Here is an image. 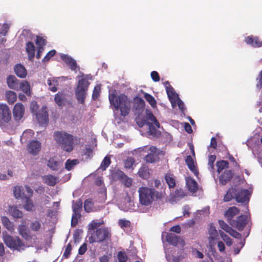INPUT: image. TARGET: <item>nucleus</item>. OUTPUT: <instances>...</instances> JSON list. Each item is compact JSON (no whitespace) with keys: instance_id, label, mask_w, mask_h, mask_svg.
Masks as SVG:
<instances>
[{"instance_id":"nucleus-9","label":"nucleus","mask_w":262,"mask_h":262,"mask_svg":"<svg viewBox=\"0 0 262 262\" xmlns=\"http://www.w3.org/2000/svg\"><path fill=\"white\" fill-rule=\"evenodd\" d=\"M89 84L88 79L85 78H83L78 81L77 86L75 90V94L77 99L81 103H83L84 102Z\"/></svg>"},{"instance_id":"nucleus-16","label":"nucleus","mask_w":262,"mask_h":262,"mask_svg":"<svg viewBox=\"0 0 262 262\" xmlns=\"http://www.w3.org/2000/svg\"><path fill=\"white\" fill-rule=\"evenodd\" d=\"M208 233L209 235V244L211 248H212L215 245V241L218 237L219 233L216 230L215 227L212 224L209 225Z\"/></svg>"},{"instance_id":"nucleus-15","label":"nucleus","mask_w":262,"mask_h":262,"mask_svg":"<svg viewBox=\"0 0 262 262\" xmlns=\"http://www.w3.org/2000/svg\"><path fill=\"white\" fill-rule=\"evenodd\" d=\"M147 152L148 154L145 157V160L147 162L154 163L158 160L160 150L156 147L150 146L148 148Z\"/></svg>"},{"instance_id":"nucleus-43","label":"nucleus","mask_w":262,"mask_h":262,"mask_svg":"<svg viewBox=\"0 0 262 262\" xmlns=\"http://www.w3.org/2000/svg\"><path fill=\"white\" fill-rule=\"evenodd\" d=\"M64 95L62 93H57L55 96V101L59 106L62 105L64 102Z\"/></svg>"},{"instance_id":"nucleus-58","label":"nucleus","mask_w":262,"mask_h":262,"mask_svg":"<svg viewBox=\"0 0 262 262\" xmlns=\"http://www.w3.org/2000/svg\"><path fill=\"white\" fill-rule=\"evenodd\" d=\"M256 87L257 88L262 89V71L259 73L258 77L257 78ZM261 103L262 104V99ZM260 112H262V108L259 110Z\"/></svg>"},{"instance_id":"nucleus-36","label":"nucleus","mask_w":262,"mask_h":262,"mask_svg":"<svg viewBox=\"0 0 262 262\" xmlns=\"http://www.w3.org/2000/svg\"><path fill=\"white\" fill-rule=\"evenodd\" d=\"M20 90L27 95H30V86L29 83L26 81H23L18 85V90Z\"/></svg>"},{"instance_id":"nucleus-25","label":"nucleus","mask_w":262,"mask_h":262,"mask_svg":"<svg viewBox=\"0 0 262 262\" xmlns=\"http://www.w3.org/2000/svg\"><path fill=\"white\" fill-rule=\"evenodd\" d=\"M186 184L188 190L191 193H194L198 188L196 182L189 177L186 178Z\"/></svg>"},{"instance_id":"nucleus-52","label":"nucleus","mask_w":262,"mask_h":262,"mask_svg":"<svg viewBox=\"0 0 262 262\" xmlns=\"http://www.w3.org/2000/svg\"><path fill=\"white\" fill-rule=\"evenodd\" d=\"M10 27V24H4L0 29V34L5 36L8 32Z\"/></svg>"},{"instance_id":"nucleus-63","label":"nucleus","mask_w":262,"mask_h":262,"mask_svg":"<svg viewBox=\"0 0 262 262\" xmlns=\"http://www.w3.org/2000/svg\"><path fill=\"white\" fill-rule=\"evenodd\" d=\"M262 47V40H260L257 36H254L253 47L259 48Z\"/></svg>"},{"instance_id":"nucleus-56","label":"nucleus","mask_w":262,"mask_h":262,"mask_svg":"<svg viewBox=\"0 0 262 262\" xmlns=\"http://www.w3.org/2000/svg\"><path fill=\"white\" fill-rule=\"evenodd\" d=\"M80 217V213H73L72 217L71 220V225L72 226H75L77 225L78 223V219Z\"/></svg>"},{"instance_id":"nucleus-22","label":"nucleus","mask_w":262,"mask_h":262,"mask_svg":"<svg viewBox=\"0 0 262 262\" xmlns=\"http://www.w3.org/2000/svg\"><path fill=\"white\" fill-rule=\"evenodd\" d=\"M6 212L8 214L15 219L21 218L23 215L22 211L19 210L16 205H9Z\"/></svg>"},{"instance_id":"nucleus-28","label":"nucleus","mask_w":262,"mask_h":262,"mask_svg":"<svg viewBox=\"0 0 262 262\" xmlns=\"http://www.w3.org/2000/svg\"><path fill=\"white\" fill-rule=\"evenodd\" d=\"M7 83L9 88L16 91L18 90V81L14 76H9L7 78Z\"/></svg>"},{"instance_id":"nucleus-49","label":"nucleus","mask_w":262,"mask_h":262,"mask_svg":"<svg viewBox=\"0 0 262 262\" xmlns=\"http://www.w3.org/2000/svg\"><path fill=\"white\" fill-rule=\"evenodd\" d=\"M110 163L111 160L110 157L106 156L101 163L100 168L102 170H104L110 165Z\"/></svg>"},{"instance_id":"nucleus-3","label":"nucleus","mask_w":262,"mask_h":262,"mask_svg":"<svg viewBox=\"0 0 262 262\" xmlns=\"http://www.w3.org/2000/svg\"><path fill=\"white\" fill-rule=\"evenodd\" d=\"M139 202L141 206H139L137 210L140 212H145L147 208L145 207H150L152 202L158 198V192L154 188L147 187H141L138 190Z\"/></svg>"},{"instance_id":"nucleus-55","label":"nucleus","mask_w":262,"mask_h":262,"mask_svg":"<svg viewBox=\"0 0 262 262\" xmlns=\"http://www.w3.org/2000/svg\"><path fill=\"white\" fill-rule=\"evenodd\" d=\"M41 225L40 223L38 221H34L32 222L30 224V228L32 230L37 231L40 228Z\"/></svg>"},{"instance_id":"nucleus-60","label":"nucleus","mask_w":262,"mask_h":262,"mask_svg":"<svg viewBox=\"0 0 262 262\" xmlns=\"http://www.w3.org/2000/svg\"><path fill=\"white\" fill-rule=\"evenodd\" d=\"M245 245L244 240H241L239 243L238 245L234 248V252L235 254H237L239 253L241 249Z\"/></svg>"},{"instance_id":"nucleus-24","label":"nucleus","mask_w":262,"mask_h":262,"mask_svg":"<svg viewBox=\"0 0 262 262\" xmlns=\"http://www.w3.org/2000/svg\"><path fill=\"white\" fill-rule=\"evenodd\" d=\"M239 213V210L236 207H231L228 209L225 213V216L230 224V221H233V218Z\"/></svg>"},{"instance_id":"nucleus-20","label":"nucleus","mask_w":262,"mask_h":262,"mask_svg":"<svg viewBox=\"0 0 262 262\" xmlns=\"http://www.w3.org/2000/svg\"><path fill=\"white\" fill-rule=\"evenodd\" d=\"M63 161L57 157L51 158L48 162V166L53 170H58L62 166Z\"/></svg>"},{"instance_id":"nucleus-1","label":"nucleus","mask_w":262,"mask_h":262,"mask_svg":"<svg viewBox=\"0 0 262 262\" xmlns=\"http://www.w3.org/2000/svg\"><path fill=\"white\" fill-rule=\"evenodd\" d=\"M145 106V102L142 98L136 97L134 99V107L138 116L136 121L139 127H143L145 124L147 125L148 128V135L152 137H158L160 135L161 132L159 130L160 123L154 116L152 113L149 110L145 112V116H142L141 114L143 112Z\"/></svg>"},{"instance_id":"nucleus-57","label":"nucleus","mask_w":262,"mask_h":262,"mask_svg":"<svg viewBox=\"0 0 262 262\" xmlns=\"http://www.w3.org/2000/svg\"><path fill=\"white\" fill-rule=\"evenodd\" d=\"M100 86L99 85H96L93 91L92 98L93 99H97L99 96V93L100 92Z\"/></svg>"},{"instance_id":"nucleus-33","label":"nucleus","mask_w":262,"mask_h":262,"mask_svg":"<svg viewBox=\"0 0 262 262\" xmlns=\"http://www.w3.org/2000/svg\"><path fill=\"white\" fill-rule=\"evenodd\" d=\"M14 71L17 76L22 78H25L27 74L25 68L20 64H18L15 66Z\"/></svg>"},{"instance_id":"nucleus-14","label":"nucleus","mask_w":262,"mask_h":262,"mask_svg":"<svg viewBox=\"0 0 262 262\" xmlns=\"http://www.w3.org/2000/svg\"><path fill=\"white\" fill-rule=\"evenodd\" d=\"M249 220L248 215H242L239 216L236 220L230 221V225L238 230H241L245 227Z\"/></svg>"},{"instance_id":"nucleus-50","label":"nucleus","mask_w":262,"mask_h":262,"mask_svg":"<svg viewBox=\"0 0 262 262\" xmlns=\"http://www.w3.org/2000/svg\"><path fill=\"white\" fill-rule=\"evenodd\" d=\"M81 207L82 202L80 201L73 203L72 206L73 213H80V210Z\"/></svg>"},{"instance_id":"nucleus-51","label":"nucleus","mask_w":262,"mask_h":262,"mask_svg":"<svg viewBox=\"0 0 262 262\" xmlns=\"http://www.w3.org/2000/svg\"><path fill=\"white\" fill-rule=\"evenodd\" d=\"M121 182L123 185L127 187H129L132 184V179L128 178L126 175H124L122 178Z\"/></svg>"},{"instance_id":"nucleus-12","label":"nucleus","mask_w":262,"mask_h":262,"mask_svg":"<svg viewBox=\"0 0 262 262\" xmlns=\"http://www.w3.org/2000/svg\"><path fill=\"white\" fill-rule=\"evenodd\" d=\"M252 193L251 190L235 189V199L238 202H248Z\"/></svg>"},{"instance_id":"nucleus-27","label":"nucleus","mask_w":262,"mask_h":262,"mask_svg":"<svg viewBox=\"0 0 262 262\" xmlns=\"http://www.w3.org/2000/svg\"><path fill=\"white\" fill-rule=\"evenodd\" d=\"M23 207L27 211H33L35 209V205L33 201L29 196L25 197Z\"/></svg>"},{"instance_id":"nucleus-29","label":"nucleus","mask_w":262,"mask_h":262,"mask_svg":"<svg viewBox=\"0 0 262 262\" xmlns=\"http://www.w3.org/2000/svg\"><path fill=\"white\" fill-rule=\"evenodd\" d=\"M186 163L188 165L189 169L194 173L196 176L198 174V171L195 166V163L194 162L193 158L191 156H187L185 159Z\"/></svg>"},{"instance_id":"nucleus-6","label":"nucleus","mask_w":262,"mask_h":262,"mask_svg":"<svg viewBox=\"0 0 262 262\" xmlns=\"http://www.w3.org/2000/svg\"><path fill=\"white\" fill-rule=\"evenodd\" d=\"M3 235L4 243L11 249L21 251L26 248L25 244L18 236H12L6 233H3Z\"/></svg>"},{"instance_id":"nucleus-35","label":"nucleus","mask_w":262,"mask_h":262,"mask_svg":"<svg viewBox=\"0 0 262 262\" xmlns=\"http://www.w3.org/2000/svg\"><path fill=\"white\" fill-rule=\"evenodd\" d=\"M26 50L28 55L29 59L30 60H32L35 55V47L33 43L31 42H27L26 44Z\"/></svg>"},{"instance_id":"nucleus-41","label":"nucleus","mask_w":262,"mask_h":262,"mask_svg":"<svg viewBox=\"0 0 262 262\" xmlns=\"http://www.w3.org/2000/svg\"><path fill=\"white\" fill-rule=\"evenodd\" d=\"M144 97L146 100L149 103L151 106L153 108H155L157 106V101L154 97L151 95L143 92Z\"/></svg>"},{"instance_id":"nucleus-21","label":"nucleus","mask_w":262,"mask_h":262,"mask_svg":"<svg viewBox=\"0 0 262 262\" xmlns=\"http://www.w3.org/2000/svg\"><path fill=\"white\" fill-rule=\"evenodd\" d=\"M18 231L19 234L26 241H30L32 237L27 232L26 222L25 220H22L21 224L18 226Z\"/></svg>"},{"instance_id":"nucleus-38","label":"nucleus","mask_w":262,"mask_h":262,"mask_svg":"<svg viewBox=\"0 0 262 262\" xmlns=\"http://www.w3.org/2000/svg\"><path fill=\"white\" fill-rule=\"evenodd\" d=\"M138 172L139 176L144 179H148L151 174L150 170L147 166H142L139 169Z\"/></svg>"},{"instance_id":"nucleus-18","label":"nucleus","mask_w":262,"mask_h":262,"mask_svg":"<svg viewBox=\"0 0 262 262\" xmlns=\"http://www.w3.org/2000/svg\"><path fill=\"white\" fill-rule=\"evenodd\" d=\"M219 224L220 227L225 231L226 232L230 234L233 237L236 238H240L241 237V235L238 233L237 231L233 229L231 227H230L228 225H227L225 222L223 221L220 220L219 221Z\"/></svg>"},{"instance_id":"nucleus-23","label":"nucleus","mask_w":262,"mask_h":262,"mask_svg":"<svg viewBox=\"0 0 262 262\" xmlns=\"http://www.w3.org/2000/svg\"><path fill=\"white\" fill-rule=\"evenodd\" d=\"M40 147L41 144L39 142L33 140L28 144V150L29 152L32 154L37 155L39 151Z\"/></svg>"},{"instance_id":"nucleus-64","label":"nucleus","mask_w":262,"mask_h":262,"mask_svg":"<svg viewBox=\"0 0 262 262\" xmlns=\"http://www.w3.org/2000/svg\"><path fill=\"white\" fill-rule=\"evenodd\" d=\"M216 157L214 155H211L209 157L208 160V165H209V168L211 170L213 169V163L214 162L215 160Z\"/></svg>"},{"instance_id":"nucleus-7","label":"nucleus","mask_w":262,"mask_h":262,"mask_svg":"<svg viewBox=\"0 0 262 262\" xmlns=\"http://www.w3.org/2000/svg\"><path fill=\"white\" fill-rule=\"evenodd\" d=\"M166 88V93L171 102L172 107L178 105L179 108L182 112L185 110L183 102L179 98L178 95L176 93L173 89L169 85L168 82H164Z\"/></svg>"},{"instance_id":"nucleus-40","label":"nucleus","mask_w":262,"mask_h":262,"mask_svg":"<svg viewBox=\"0 0 262 262\" xmlns=\"http://www.w3.org/2000/svg\"><path fill=\"white\" fill-rule=\"evenodd\" d=\"M165 179L169 188H173L176 185V180L174 176L171 173H167Z\"/></svg>"},{"instance_id":"nucleus-42","label":"nucleus","mask_w":262,"mask_h":262,"mask_svg":"<svg viewBox=\"0 0 262 262\" xmlns=\"http://www.w3.org/2000/svg\"><path fill=\"white\" fill-rule=\"evenodd\" d=\"M235 197V189H230L224 196V201L228 202L232 200L234 197Z\"/></svg>"},{"instance_id":"nucleus-48","label":"nucleus","mask_w":262,"mask_h":262,"mask_svg":"<svg viewBox=\"0 0 262 262\" xmlns=\"http://www.w3.org/2000/svg\"><path fill=\"white\" fill-rule=\"evenodd\" d=\"M93 204L91 200H86L84 204V208L87 212H91L93 210Z\"/></svg>"},{"instance_id":"nucleus-11","label":"nucleus","mask_w":262,"mask_h":262,"mask_svg":"<svg viewBox=\"0 0 262 262\" xmlns=\"http://www.w3.org/2000/svg\"><path fill=\"white\" fill-rule=\"evenodd\" d=\"M123 195H124V198L123 200H117V205L119 208L125 211L136 210L135 208L134 203L131 197L126 193H125Z\"/></svg>"},{"instance_id":"nucleus-45","label":"nucleus","mask_w":262,"mask_h":262,"mask_svg":"<svg viewBox=\"0 0 262 262\" xmlns=\"http://www.w3.org/2000/svg\"><path fill=\"white\" fill-rule=\"evenodd\" d=\"M125 174L121 170H115L112 173V177L114 180H119L121 181Z\"/></svg>"},{"instance_id":"nucleus-17","label":"nucleus","mask_w":262,"mask_h":262,"mask_svg":"<svg viewBox=\"0 0 262 262\" xmlns=\"http://www.w3.org/2000/svg\"><path fill=\"white\" fill-rule=\"evenodd\" d=\"M25 113L24 106L20 103H16L13 109V114L16 121L20 120L23 117Z\"/></svg>"},{"instance_id":"nucleus-13","label":"nucleus","mask_w":262,"mask_h":262,"mask_svg":"<svg viewBox=\"0 0 262 262\" xmlns=\"http://www.w3.org/2000/svg\"><path fill=\"white\" fill-rule=\"evenodd\" d=\"M166 236V240L171 245L177 246L180 245L181 247H183L185 245L184 240L180 237L172 233H167L166 232L162 233V237Z\"/></svg>"},{"instance_id":"nucleus-37","label":"nucleus","mask_w":262,"mask_h":262,"mask_svg":"<svg viewBox=\"0 0 262 262\" xmlns=\"http://www.w3.org/2000/svg\"><path fill=\"white\" fill-rule=\"evenodd\" d=\"M48 84L49 86V89L53 92H56L57 89L56 86L58 84V79L56 78H50L47 81Z\"/></svg>"},{"instance_id":"nucleus-8","label":"nucleus","mask_w":262,"mask_h":262,"mask_svg":"<svg viewBox=\"0 0 262 262\" xmlns=\"http://www.w3.org/2000/svg\"><path fill=\"white\" fill-rule=\"evenodd\" d=\"M30 108L32 113L34 115H35L36 118L40 124H44L47 123L48 121V114L46 106H42L41 108L37 112L38 105L36 102L32 101L30 105Z\"/></svg>"},{"instance_id":"nucleus-34","label":"nucleus","mask_w":262,"mask_h":262,"mask_svg":"<svg viewBox=\"0 0 262 262\" xmlns=\"http://www.w3.org/2000/svg\"><path fill=\"white\" fill-rule=\"evenodd\" d=\"M5 96L6 100L10 104L14 103L17 99V95L13 91H7L5 92Z\"/></svg>"},{"instance_id":"nucleus-10","label":"nucleus","mask_w":262,"mask_h":262,"mask_svg":"<svg viewBox=\"0 0 262 262\" xmlns=\"http://www.w3.org/2000/svg\"><path fill=\"white\" fill-rule=\"evenodd\" d=\"M11 120V114L9 107L6 104H0V126L4 127Z\"/></svg>"},{"instance_id":"nucleus-39","label":"nucleus","mask_w":262,"mask_h":262,"mask_svg":"<svg viewBox=\"0 0 262 262\" xmlns=\"http://www.w3.org/2000/svg\"><path fill=\"white\" fill-rule=\"evenodd\" d=\"M78 163L79 161L77 159H68L65 163V168L70 171L73 169Z\"/></svg>"},{"instance_id":"nucleus-32","label":"nucleus","mask_w":262,"mask_h":262,"mask_svg":"<svg viewBox=\"0 0 262 262\" xmlns=\"http://www.w3.org/2000/svg\"><path fill=\"white\" fill-rule=\"evenodd\" d=\"M2 223L3 226L9 231L11 232L14 231V225L13 222L10 221V220L7 216H3L1 217Z\"/></svg>"},{"instance_id":"nucleus-26","label":"nucleus","mask_w":262,"mask_h":262,"mask_svg":"<svg viewBox=\"0 0 262 262\" xmlns=\"http://www.w3.org/2000/svg\"><path fill=\"white\" fill-rule=\"evenodd\" d=\"M42 181L45 184L49 186H54L59 181V178L51 174L45 175L42 177Z\"/></svg>"},{"instance_id":"nucleus-2","label":"nucleus","mask_w":262,"mask_h":262,"mask_svg":"<svg viewBox=\"0 0 262 262\" xmlns=\"http://www.w3.org/2000/svg\"><path fill=\"white\" fill-rule=\"evenodd\" d=\"M103 222L93 221L89 225L88 240L90 243H100L111 237V231L106 227L98 228Z\"/></svg>"},{"instance_id":"nucleus-44","label":"nucleus","mask_w":262,"mask_h":262,"mask_svg":"<svg viewBox=\"0 0 262 262\" xmlns=\"http://www.w3.org/2000/svg\"><path fill=\"white\" fill-rule=\"evenodd\" d=\"M124 167L127 169H133L135 166V160L132 158H128L124 161Z\"/></svg>"},{"instance_id":"nucleus-31","label":"nucleus","mask_w":262,"mask_h":262,"mask_svg":"<svg viewBox=\"0 0 262 262\" xmlns=\"http://www.w3.org/2000/svg\"><path fill=\"white\" fill-rule=\"evenodd\" d=\"M13 191L14 197L17 199H25V197H27L24 193V188L21 186H15Z\"/></svg>"},{"instance_id":"nucleus-54","label":"nucleus","mask_w":262,"mask_h":262,"mask_svg":"<svg viewBox=\"0 0 262 262\" xmlns=\"http://www.w3.org/2000/svg\"><path fill=\"white\" fill-rule=\"evenodd\" d=\"M119 225L122 228H127L130 226V223L125 219H121L118 221Z\"/></svg>"},{"instance_id":"nucleus-47","label":"nucleus","mask_w":262,"mask_h":262,"mask_svg":"<svg viewBox=\"0 0 262 262\" xmlns=\"http://www.w3.org/2000/svg\"><path fill=\"white\" fill-rule=\"evenodd\" d=\"M228 165V163L227 162L225 161H222L219 162L216 164V166L217 167V172L218 173H221L222 170L227 168Z\"/></svg>"},{"instance_id":"nucleus-53","label":"nucleus","mask_w":262,"mask_h":262,"mask_svg":"<svg viewBox=\"0 0 262 262\" xmlns=\"http://www.w3.org/2000/svg\"><path fill=\"white\" fill-rule=\"evenodd\" d=\"M34 133L31 129H27L24 132L21 140L26 139L27 138H32L33 136Z\"/></svg>"},{"instance_id":"nucleus-19","label":"nucleus","mask_w":262,"mask_h":262,"mask_svg":"<svg viewBox=\"0 0 262 262\" xmlns=\"http://www.w3.org/2000/svg\"><path fill=\"white\" fill-rule=\"evenodd\" d=\"M60 57L62 60L70 67L71 70L76 72L77 70L79 69L78 67L77 66L76 60L71 56L66 54H62L61 55Z\"/></svg>"},{"instance_id":"nucleus-30","label":"nucleus","mask_w":262,"mask_h":262,"mask_svg":"<svg viewBox=\"0 0 262 262\" xmlns=\"http://www.w3.org/2000/svg\"><path fill=\"white\" fill-rule=\"evenodd\" d=\"M232 177V173L229 170H226L225 171L221 174L220 176V182L222 185L226 184L228 181L230 180Z\"/></svg>"},{"instance_id":"nucleus-5","label":"nucleus","mask_w":262,"mask_h":262,"mask_svg":"<svg viewBox=\"0 0 262 262\" xmlns=\"http://www.w3.org/2000/svg\"><path fill=\"white\" fill-rule=\"evenodd\" d=\"M53 138L57 144L64 151L70 152L73 149V137L64 131H57Z\"/></svg>"},{"instance_id":"nucleus-62","label":"nucleus","mask_w":262,"mask_h":262,"mask_svg":"<svg viewBox=\"0 0 262 262\" xmlns=\"http://www.w3.org/2000/svg\"><path fill=\"white\" fill-rule=\"evenodd\" d=\"M118 258L119 262H126L127 256L124 252H119L118 253Z\"/></svg>"},{"instance_id":"nucleus-59","label":"nucleus","mask_w":262,"mask_h":262,"mask_svg":"<svg viewBox=\"0 0 262 262\" xmlns=\"http://www.w3.org/2000/svg\"><path fill=\"white\" fill-rule=\"evenodd\" d=\"M56 53V51L55 50H52L50 51H49L46 56L43 58L42 61L43 62H47L48 61L50 58L53 57Z\"/></svg>"},{"instance_id":"nucleus-46","label":"nucleus","mask_w":262,"mask_h":262,"mask_svg":"<svg viewBox=\"0 0 262 262\" xmlns=\"http://www.w3.org/2000/svg\"><path fill=\"white\" fill-rule=\"evenodd\" d=\"M219 234L222 239L226 243V245L230 246L232 244L231 239L228 237L224 232L222 231H219Z\"/></svg>"},{"instance_id":"nucleus-4","label":"nucleus","mask_w":262,"mask_h":262,"mask_svg":"<svg viewBox=\"0 0 262 262\" xmlns=\"http://www.w3.org/2000/svg\"><path fill=\"white\" fill-rule=\"evenodd\" d=\"M110 103L116 111L119 112L121 117H124L128 114L130 104L127 97L124 95L116 96L115 92L110 93L109 95Z\"/></svg>"},{"instance_id":"nucleus-61","label":"nucleus","mask_w":262,"mask_h":262,"mask_svg":"<svg viewBox=\"0 0 262 262\" xmlns=\"http://www.w3.org/2000/svg\"><path fill=\"white\" fill-rule=\"evenodd\" d=\"M254 36L252 35L247 36L245 37V42L247 44L253 47Z\"/></svg>"}]
</instances>
